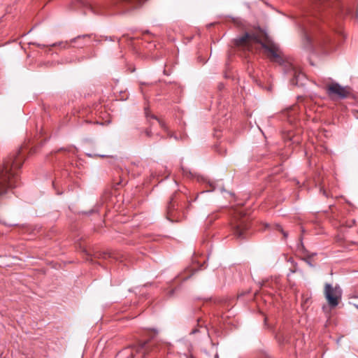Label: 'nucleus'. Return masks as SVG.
I'll return each instance as SVG.
<instances>
[{
	"mask_svg": "<svg viewBox=\"0 0 358 358\" xmlns=\"http://www.w3.org/2000/svg\"><path fill=\"white\" fill-rule=\"evenodd\" d=\"M148 0H99L86 2L81 0L72 1V9H82L85 14L87 12L94 15H110L122 13L141 6Z\"/></svg>",
	"mask_w": 358,
	"mask_h": 358,
	"instance_id": "obj_1",
	"label": "nucleus"
},
{
	"mask_svg": "<svg viewBox=\"0 0 358 358\" xmlns=\"http://www.w3.org/2000/svg\"><path fill=\"white\" fill-rule=\"evenodd\" d=\"M23 164L22 159L17 155H12L0 164V196L15 186L16 171Z\"/></svg>",
	"mask_w": 358,
	"mask_h": 358,
	"instance_id": "obj_2",
	"label": "nucleus"
},
{
	"mask_svg": "<svg viewBox=\"0 0 358 358\" xmlns=\"http://www.w3.org/2000/svg\"><path fill=\"white\" fill-rule=\"evenodd\" d=\"M234 41L236 45L243 46L248 48H250L254 43H259L268 57L279 63L282 62L278 45L270 41L266 43L262 42L255 34L246 32L243 36L236 38Z\"/></svg>",
	"mask_w": 358,
	"mask_h": 358,
	"instance_id": "obj_3",
	"label": "nucleus"
},
{
	"mask_svg": "<svg viewBox=\"0 0 358 358\" xmlns=\"http://www.w3.org/2000/svg\"><path fill=\"white\" fill-rule=\"evenodd\" d=\"M330 44L331 39L327 36L316 30H303V45L307 50L312 52L321 50L323 53H328L331 50L328 48Z\"/></svg>",
	"mask_w": 358,
	"mask_h": 358,
	"instance_id": "obj_4",
	"label": "nucleus"
},
{
	"mask_svg": "<svg viewBox=\"0 0 358 358\" xmlns=\"http://www.w3.org/2000/svg\"><path fill=\"white\" fill-rule=\"evenodd\" d=\"M313 4V15L320 20H326L330 15L333 17V13L330 11L326 10L330 7L334 10V13L343 12V8L337 2V0H312Z\"/></svg>",
	"mask_w": 358,
	"mask_h": 358,
	"instance_id": "obj_5",
	"label": "nucleus"
},
{
	"mask_svg": "<svg viewBox=\"0 0 358 358\" xmlns=\"http://www.w3.org/2000/svg\"><path fill=\"white\" fill-rule=\"evenodd\" d=\"M324 294L331 308L336 307L342 298L343 291L338 285L333 286L330 283L324 285Z\"/></svg>",
	"mask_w": 358,
	"mask_h": 358,
	"instance_id": "obj_6",
	"label": "nucleus"
},
{
	"mask_svg": "<svg viewBox=\"0 0 358 358\" xmlns=\"http://www.w3.org/2000/svg\"><path fill=\"white\" fill-rule=\"evenodd\" d=\"M284 71L288 76L292 77L290 83L293 85L300 86L303 85L305 75L301 72L293 64L285 63L284 65Z\"/></svg>",
	"mask_w": 358,
	"mask_h": 358,
	"instance_id": "obj_7",
	"label": "nucleus"
},
{
	"mask_svg": "<svg viewBox=\"0 0 358 358\" xmlns=\"http://www.w3.org/2000/svg\"><path fill=\"white\" fill-rule=\"evenodd\" d=\"M326 91L331 99H344L350 94L348 87H343L338 83H332L327 85Z\"/></svg>",
	"mask_w": 358,
	"mask_h": 358,
	"instance_id": "obj_8",
	"label": "nucleus"
},
{
	"mask_svg": "<svg viewBox=\"0 0 358 358\" xmlns=\"http://www.w3.org/2000/svg\"><path fill=\"white\" fill-rule=\"evenodd\" d=\"M231 227L234 234L237 238L243 239L246 238L245 231L249 227L246 217L235 218L231 223Z\"/></svg>",
	"mask_w": 358,
	"mask_h": 358,
	"instance_id": "obj_9",
	"label": "nucleus"
},
{
	"mask_svg": "<svg viewBox=\"0 0 358 358\" xmlns=\"http://www.w3.org/2000/svg\"><path fill=\"white\" fill-rule=\"evenodd\" d=\"M151 346L148 345V341L141 342L135 347V352L137 354H142L143 358H145L150 350Z\"/></svg>",
	"mask_w": 358,
	"mask_h": 358,
	"instance_id": "obj_10",
	"label": "nucleus"
},
{
	"mask_svg": "<svg viewBox=\"0 0 358 358\" xmlns=\"http://www.w3.org/2000/svg\"><path fill=\"white\" fill-rule=\"evenodd\" d=\"M175 208V205H174V198L172 197L169 203V206H168V215L169 216H172V211L174 210Z\"/></svg>",
	"mask_w": 358,
	"mask_h": 358,
	"instance_id": "obj_11",
	"label": "nucleus"
},
{
	"mask_svg": "<svg viewBox=\"0 0 358 358\" xmlns=\"http://www.w3.org/2000/svg\"><path fill=\"white\" fill-rule=\"evenodd\" d=\"M291 262L293 264V267L289 268V272L287 274L288 278L290 277L291 274L294 273L299 271L296 263H294L292 261Z\"/></svg>",
	"mask_w": 358,
	"mask_h": 358,
	"instance_id": "obj_12",
	"label": "nucleus"
},
{
	"mask_svg": "<svg viewBox=\"0 0 358 358\" xmlns=\"http://www.w3.org/2000/svg\"><path fill=\"white\" fill-rule=\"evenodd\" d=\"M275 229L276 230L279 231L280 232H281L284 236L285 238H287V236H288V234L283 230L282 227H281V225L280 224H276L275 225Z\"/></svg>",
	"mask_w": 358,
	"mask_h": 358,
	"instance_id": "obj_13",
	"label": "nucleus"
},
{
	"mask_svg": "<svg viewBox=\"0 0 358 358\" xmlns=\"http://www.w3.org/2000/svg\"><path fill=\"white\" fill-rule=\"evenodd\" d=\"M89 37H90V35H89V34H84V35H81V36H78L77 37H75V38H72L71 40V43H76L79 39L89 38Z\"/></svg>",
	"mask_w": 358,
	"mask_h": 358,
	"instance_id": "obj_14",
	"label": "nucleus"
},
{
	"mask_svg": "<svg viewBox=\"0 0 358 358\" xmlns=\"http://www.w3.org/2000/svg\"><path fill=\"white\" fill-rule=\"evenodd\" d=\"M152 118L157 120H158V122H159V124H160V126H161V127H162V128H163V129H166V125H165L164 122H162V121L159 120L157 118V117H156V116H155V115H152Z\"/></svg>",
	"mask_w": 358,
	"mask_h": 358,
	"instance_id": "obj_15",
	"label": "nucleus"
},
{
	"mask_svg": "<svg viewBox=\"0 0 358 358\" xmlns=\"http://www.w3.org/2000/svg\"><path fill=\"white\" fill-rule=\"evenodd\" d=\"M143 132L148 137H150L152 136V131L149 128L144 129Z\"/></svg>",
	"mask_w": 358,
	"mask_h": 358,
	"instance_id": "obj_16",
	"label": "nucleus"
},
{
	"mask_svg": "<svg viewBox=\"0 0 358 358\" xmlns=\"http://www.w3.org/2000/svg\"><path fill=\"white\" fill-rule=\"evenodd\" d=\"M176 290V289H171L169 290L166 293L167 296L169 297L173 296Z\"/></svg>",
	"mask_w": 358,
	"mask_h": 358,
	"instance_id": "obj_17",
	"label": "nucleus"
},
{
	"mask_svg": "<svg viewBox=\"0 0 358 358\" xmlns=\"http://www.w3.org/2000/svg\"><path fill=\"white\" fill-rule=\"evenodd\" d=\"M199 331V328H194L192 330L191 334H195L198 333Z\"/></svg>",
	"mask_w": 358,
	"mask_h": 358,
	"instance_id": "obj_18",
	"label": "nucleus"
},
{
	"mask_svg": "<svg viewBox=\"0 0 358 358\" xmlns=\"http://www.w3.org/2000/svg\"><path fill=\"white\" fill-rule=\"evenodd\" d=\"M95 155L98 156V157H102V158H103V157H108L110 156V155H100V154H96Z\"/></svg>",
	"mask_w": 358,
	"mask_h": 358,
	"instance_id": "obj_19",
	"label": "nucleus"
},
{
	"mask_svg": "<svg viewBox=\"0 0 358 358\" xmlns=\"http://www.w3.org/2000/svg\"><path fill=\"white\" fill-rule=\"evenodd\" d=\"M170 137H171V138H172V137H173V138H174L176 140H178V136H176V135H173V134H171V135L170 136Z\"/></svg>",
	"mask_w": 358,
	"mask_h": 358,
	"instance_id": "obj_20",
	"label": "nucleus"
},
{
	"mask_svg": "<svg viewBox=\"0 0 358 358\" xmlns=\"http://www.w3.org/2000/svg\"><path fill=\"white\" fill-rule=\"evenodd\" d=\"M197 322H198V325L199 326V327L203 328V326L201 324L200 325L201 320L198 319Z\"/></svg>",
	"mask_w": 358,
	"mask_h": 358,
	"instance_id": "obj_21",
	"label": "nucleus"
},
{
	"mask_svg": "<svg viewBox=\"0 0 358 358\" xmlns=\"http://www.w3.org/2000/svg\"><path fill=\"white\" fill-rule=\"evenodd\" d=\"M106 256H108V257H110V255H109V254H104L103 258H106Z\"/></svg>",
	"mask_w": 358,
	"mask_h": 358,
	"instance_id": "obj_22",
	"label": "nucleus"
},
{
	"mask_svg": "<svg viewBox=\"0 0 358 358\" xmlns=\"http://www.w3.org/2000/svg\"><path fill=\"white\" fill-rule=\"evenodd\" d=\"M182 171H183L184 174H187V170L182 169Z\"/></svg>",
	"mask_w": 358,
	"mask_h": 358,
	"instance_id": "obj_23",
	"label": "nucleus"
},
{
	"mask_svg": "<svg viewBox=\"0 0 358 358\" xmlns=\"http://www.w3.org/2000/svg\"><path fill=\"white\" fill-rule=\"evenodd\" d=\"M92 212H93L92 210H90V211H89L88 213H87V215H91V214L92 213Z\"/></svg>",
	"mask_w": 358,
	"mask_h": 358,
	"instance_id": "obj_24",
	"label": "nucleus"
},
{
	"mask_svg": "<svg viewBox=\"0 0 358 358\" xmlns=\"http://www.w3.org/2000/svg\"><path fill=\"white\" fill-rule=\"evenodd\" d=\"M145 115H146L147 117H148V111L146 110H145Z\"/></svg>",
	"mask_w": 358,
	"mask_h": 358,
	"instance_id": "obj_25",
	"label": "nucleus"
},
{
	"mask_svg": "<svg viewBox=\"0 0 358 358\" xmlns=\"http://www.w3.org/2000/svg\"><path fill=\"white\" fill-rule=\"evenodd\" d=\"M153 331H155V334L158 333L157 330H156V329H153Z\"/></svg>",
	"mask_w": 358,
	"mask_h": 358,
	"instance_id": "obj_26",
	"label": "nucleus"
},
{
	"mask_svg": "<svg viewBox=\"0 0 358 358\" xmlns=\"http://www.w3.org/2000/svg\"><path fill=\"white\" fill-rule=\"evenodd\" d=\"M57 194H62V192H57Z\"/></svg>",
	"mask_w": 358,
	"mask_h": 358,
	"instance_id": "obj_27",
	"label": "nucleus"
},
{
	"mask_svg": "<svg viewBox=\"0 0 358 358\" xmlns=\"http://www.w3.org/2000/svg\"><path fill=\"white\" fill-rule=\"evenodd\" d=\"M87 155H88L89 157H92V155H91V154H87Z\"/></svg>",
	"mask_w": 358,
	"mask_h": 358,
	"instance_id": "obj_28",
	"label": "nucleus"
},
{
	"mask_svg": "<svg viewBox=\"0 0 358 358\" xmlns=\"http://www.w3.org/2000/svg\"><path fill=\"white\" fill-rule=\"evenodd\" d=\"M169 220H171V221H173V219H171V217H169Z\"/></svg>",
	"mask_w": 358,
	"mask_h": 358,
	"instance_id": "obj_29",
	"label": "nucleus"
},
{
	"mask_svg": "<svg viewBox=\"0 0 358 358\" xmlns=\"http://www.w3.org/2000/svg\"><path fill=\"white\" fill-rule=\"evenodd\" d=\"M2 222V220L0 219V223Z\"/></svg>",
	"mask_w": 358,
	"mask_h": 358,
	"instance_id": "obj_30",
	"label": "nucleus"
},
{
	"mask_svg": "<svg viewBox=\"0 0 358 358\" xmlns=\"http://www.w3.org/2000/svg\"><path fill=\"white\" fill-rule=\"evenodd\" d=\"M357 308H358V306H357Z\"/></svg>",
	"mask_w": 358,
	"mask_h": 358,
	"instance_id": "obj_31",
	"label": "nucleus"
}]
</instances>
